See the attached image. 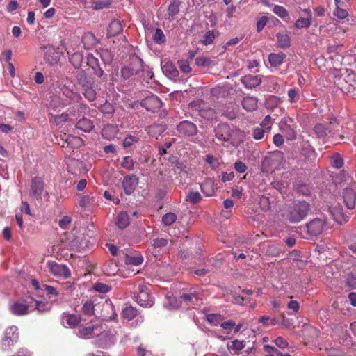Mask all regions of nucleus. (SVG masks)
<instances>
[{
	"label": "nucleus",
	"instance_id": "obj_62",
	"mask_svg": "<svg viewBox=\"0 0 356 356\" xmlns=\"http://www.w3.org/2000/svg\"><path fill=\"white\" fill-rule=\"evenodd\" d=\"M259 323H261L265 326L274 325L277 323L275 318H273L268 316H263L259 320Z\"/></svg>",
	"mask_w": 356,
	"mask_h": 356
},
{
	"label": "nucleus",
	"instance_id": "obj_18",
	"mask_svg": "<svg viewBox=\"0 0 356 356\" xmlns=\"http://www.w3.org/2000/svg\"><path fill=\"white\" fill-rule=\"evenodd\" d=\"M216 136L221 141H228L231 138V129L226 124H222L216 129Z\"/></svg>",
	"mask_w": 356,
	"mask_h": 356
},
{
	"label": "nucleus",
	"instance_id": "obj_23",
	"mask_svg": "<svg viewBox=\"0 0 356 356\" xmlns=\"http://www.w3.org/2000/svg\"><path fill=\"white\" fill-rule=\"evenodd\" d=\"M257 99L254 97H245L243 100V107L248 111H253L257 108Z\"/></svg>",
	"mask_w": 356,
	"mask_h": 356
},
{
	"label": "nucleus",
	"instance_id": "obj_16",
	"mask_svg": "<svg viewBox=\"0 0 356 356\" xmlns=\"http://www.w3.org/2000/svg\"><path fill=\"white\" fill-rule=\"evenodd\" d=\"M177 130L182 134L193 136L197 133V127L193 123L186 120L179 124Z\"/></svg>",
	"mask_w": 356,
	"mask_h": 356
},
{
	"label": "nucleus",
	"instance_id": "obj_58",
	"mask_svg": "<svg viewBox=\"0 0 356 356\" xmlns=\"http://www.w3.org/2000/svg\"><path fill=\"white\" fill-rule=\"evenodd\" d=\"M35 309L38 310L40 312H44L46 311H49L51 308V304L49 302H43L36 301L35 302Z\"/></svg>",
	"mask_w": 356,
	"mask_h": 356
},
{
	"label": "nucleus",
	"instance_id": "obj_35",
	"mask_svg": "<svg viewBox=\"0 0 356 356\" xmlns=\"http://www.w3.org/2000/svg\"><path fill=\"white\" fill-rule=\"evenodd\" d=\"M99 339L101 343L104 347H106L113 344L115 339L114 334H110L108 335L107 333H102L99 335Z\"/></svg>",
	"mask_w": 356,
	"mask_h": 356
},
{
	"label": "nucleus",
	"instance_id": "obj_21",
	"mask_svg": "<svg viewBox=\"0 0 356 356\" xmlns=\"http://www.w3.org/2000/svg\"><path fill=\"white\" fill-rule=\"evenodd\" d=\"M286 56L284 53H272L268 56V61L271 66L277 67L283 63Z\"/></svg>",
	"mask_w": 356,
	"mask_h": 356
},
{
	"label": "nucleus",
	"instance_id": "obj_33",
	"mask_svg": "<svg viewBox=\"0 0 356 356\" xmlns=\"http://www.w3.org/2000/svg\"><path fill=\"white\" fill-rule=\"evenodd\" d=\"M117 132V127L112 125H106L103 128L102 135L105 138L111 139L115 136Z\"/></svg>",
	"mask_w": 356,
	"mask_h": 356
},
{
	"label": "nucleus",
	"instance_id": "obj_50",
	"mask_svg": "<svg viewBox=\"0 0 356 356\" xmlns=\"http://www.w3.org/2000/svg\"><path fill=\"white\" fill-rule=\"evenodd\" d=\"M83 95L90 102L95 100L96 97V92L95 90L90 86H86L84 88Z\"/></svg>",
	"mask_w": 356,
	"mask_h": 356
},
{
	"label": "nucleus",
	"instance_id": "obj_9",
	"mask_svg": "<svg viewBox=\"0 0 356 356\" xmlns=\"http://www.w3.org/2000/svg\"><path fill=\"white\" fill-rule=\"evenodd\" d=\"M141 106L147 111H155L161 107L162 102L157 96L151 95L142 100Z\"/></svg>",
	"mask_w": 356,
	"mask_h": 356
},
{
	"label": "nucleus",
	"instance_id": "obj_52",
	"mask_svg": "<svg viewBox=\"0 0 356 356\" xmlns=\"http://www.w3.org/2000/svg\"><path fill=\"white\" fill-rule=\"evenodd\" d=\"M273 11L275 15L281 18H284L289 15L288 11L284 7L278 5L274 6Z\"/></svg>",
	"mask_w": 356,
	"mask_h": 356
},
{
	"label": "nucleus",
	"instance_id": "obj_13",
	"mask_svg": "<svg viewBox=\"0 0 356 356\" xmlns=\"http://www.w3.org/2000/svg\"><path fill=\"white\" fill-rule=\"evenodd\" d=\"M292 122V119L290 118H283L280 124V129L282 132L286 134V136L288 139H293L295 138V131L293 130V127L291 124Z\"/></svg>",
	"mask_w": 356,
	"mask_h": 356
},
{
	"label": "nucleus",
	"instance_id": "obj_57",
	"mask_svg": "<svg viewBox=\"0 0 356 356\" xmlns=\"http://www.w3.org/2000/svg\"><path fill=\"white\" fill-rule=\"evenodd\" d=\"M134 162L129 156H124L121 162V166L127 170L134 169Z\"/></svg>",
	"mask_w": 356,
	"mask_h": 356
},
{
	"label": "nucleus",
	"instance_id": "obj_55",
	"mask_svg": "<svg viewBox=\"0 0 356 356\" xmlns=\"http://www.w3.org/2000/svg\"><path fill=\"white\" fill-rule=\"evenodd\" d=\"M334 15L339 19H344L348 16V12L346 10L341 8L339 5L336 6V9L334 11Z\"/></svg>",
	"mask_w": 356,
	"mask_h": 356
},
{
	"label": "nucleus",
	"instance_id": "obj_7",
	"mask_svg": "<svg viewBox=\"0 0 356 356\" xmlns=\"http://www.w3.org/2000/svg\"><path fill=\"white\" fill-rule=\"evenodd\" d=\"M137 302L143 307H151L154 304V297L146 287H140L136 298Z\"/></svg>",
	"mask_w": 356,
	"mask_h": 356
},
{
	"label": "nucleus",
	"instance_id": "obj_40",
	"mask_svg": "<svg viewBox=\"0 0 356 356\" xmlns=\"http://www.w3.org/2000/svg\"><path fill=\"white\" fill-rule=\"evenodd\" d=\"M216 38V35L213 31L209 30L205 33V34L203 35L202 40V44L204 45H209L213 43L214 39Z\"/></svg>",
	"mask_w": 356,
	"mask_h": 356
},
{
	"label": "nucleus",
	"instance_id": "obj_26",
	"mask_svg": "<svg viewBox=\"0 0 356 356\" xmlns=\"http://www.w3.org/2000/svg\"><path fill=\"white\" fill-rule=\"evenodd\" d=\"M67 54L70 56V60L72 65L75 67H79L83 59V55L77 51H71L70 49L67 50Z\"/></svg>",
	"mask_w": 356,
	"mask_h": 356
},
{
	"label": "nucleus",
	"instance_id": "obj_37",
	"mask_svg": "<svg viewBox=\"0 0 356 356\" xmlns=\"http://www.w3.org/2000/svg\"><path fill=\"white\" fill-rule=\"evenodd\" d=\"M163 70L171 78H175L178 76L177 70L171 63H165L163 67Z\"/></svg>",
	"mask_w": 356,
	"mask_h": 356
},
{
	"label": "nucleus",
	"instance_id": "obj_46",
	"mask_svg": "<svg viewBox=\"0 0 356 356\" xmlns=\"http://www.w3.org/2000/svg\"><path fill=\"white\" fill-rule=\"evenodd\" d=\"M186 199L190 202L195 204V203L199 202L201 200L202 196H201L200 193L197 191H191L187 195Z\"/></svg>",
	"mask_w": 356,
	"mask_h": 356
},
{
	"label": "nucleus",
	"instance_id": "obj_10",
	"mask_svg": "<svg viewBox=\"0 0 356 356\" xmlns=\"http://www.w3.org/2000/svg\"><path fill=\"white\" fill-rule=\"evenodd\" d=\"M44 191L43 181L39 177H35L32 179L30 195L34 199H41L42 195Z\"/></svg>",
	"mask_w": 356,
	"mask_h": 356
},
{
	"label": "nucleus",
	"instance_id": "obj_31",
	"mask_svg": "<svg viewBox=\"0 0 356 356\" xmlns=\"http://www.w3.org/2000/svg\"><path fill=\"white\" fill-rule=\"evenodd\" d=\"M129 224V216L127 213L121 212L116 219V225L120 229L126 228Z\"/></svg>",
	"mask_w": 356,
	"mask_h": 356
},
{
	"label": "nucleus",
	"instance_id": "obj_36",
	"mask_svg": "<svg viewBox=\"0 0 356 356\" xmlns=\"http://www.w3.org/2000/svg\"><path fill=\"white\" fill-rule=\"evenodd\" d=\"M137 311L136 308L129 306L124 308L122 311V317L128 321L131 320L136 316Z\"/></svg>",
	"mask_w": 356,
	"mask_h": 356
},
{
	"label": "nucleus",
	"instance_id": "obj_6",
	"mask_svg": "<svg viewBox=\"0 0 356 356\" xmlns=\"http://www.w3.org/2000/svg\"><path fill=\"white\" fill-rule=\"evenodd\" d=\"M49 270L55 276L67 278L70 276V271L67 266L59 264L55 261H49L47 263Z\"/></svg>",
	"mask_w": 356,
	"mask_h": 356
},
{
	"label": "nucleus",
	"instance_id": "obj_38",
	"mask_svg": "<svg viewBox=\"0 0 356 356\" xmlns=\"http://www.w3.org/2000/svg\"><path fill=\"white\" fill-rule=\"evenodd\" d=\"M207 321L212 325L216 326L220 325L221 321L223 320V316L218 314H210L207 315Z\"/></svg>",
	"mask_w": 356,
	"mask_h": 356
},
{
	"label": "nucleus",
	"instance_id": "obj_24",
	"mask_svg": "<svg viewBox=\"0 0 356 356\" xmlns=\"http://www.w3.org/2000/svg\"><path fill=\"white\" fill-rule=\"evenodd\" d=\"M122 31V26L121 22L119 20H113L112 21L108 29V35L109 37L115 36Z\"/></svg>",
	"mask_w": 356,
	"mask_h": 356
},
{
	"label": "nucleus",
	"instance_id": "obj_29",
	"mask_svg": "<svg viewBox=\"0 0 356 356\" xmlns=\"http://www.w3.org/2000/svg\"><path fill=\"white\" fill-rule=\"evenodd\" d=\"M69 113H62L60 115H53L51 113V120H54V123L56 125H60L64 122H66L72 119L70 118V115L72 114V111H68Z\"/></svg>",
	"mask_w": 356,
	"mask_h": 356
},
{
	"label": "nucleus",
	"instance_id": "obj_49",
	"mask_svg": "<svg viewBox=\"0 0 356 356\" xmlns=\"http://www.w3.org/2000/svg\"><path fill=\"white\" fill-rule=\"evenodd\" d=\"M65 106V104L61 103L58 97H54L50 103V108L54 111H60V108H63Z\"/></svg>",
	"mask_w": 356,
	"mask_h": 356
},
{
	"label": "nucleus",
	"instance_id": "obj_63",
	"mask_svg": "<svg viewBox=\"0 0 356 356\" xmlns=\"http://www.w3.org/2000/svg\"><path fill=\"white\" fill-rule=\"evenodd\" d=\"M288 97L290 102H296L299 99L300 95L296 89H289L288 91Z\"/></svg>",
	"mask_w": 356,
	"mask_h": 356
},
{
	"label": "nucleus",
	"instance_id": "obj_53",
	"mask_svg": "<svg viewBox=\"0 0 356 356\" xmlns=\"http://www.w3.org/2000/svg\"><path fill=\"white\" fill-rule=\"evenodd\" d=\"M195 64L199 67H208L212 64V61L209 58L200 56L195 58Z\"/></svg>",
	"mask_w": 356,
	"mask_h": 356
},
{
	"label": "nucleus",
	"instance_id": "obj_22",
	"mask_svg": "<svg viewBox=\"0 0 356 356\" xmlns=\"http://www.w3.org/2000/svg\"><path fill=\"white\" fill-rule=\"evenodd\" d=\"M82 43L86 49H91L97 43V40L92 33H86L82 37Z\"/></svg>",
	"mask_w": 356,
	"mask_h": 356
},
{
	"label": "nucleus",
	"instance_id": "obj_41",
	"mask_svg": "<svg viewBox=\"0 0 356 356\" xmlns=\"http://www.w3.org/2000/svg\"><path fill=\"white\" fill-rule=\"evenodd\" d=\"M268 133L269 132H267L266 129L262 128L261 127H257L253 129L252 136L254 140H259L264 137L265 134Z\"/></svg>",
	"mask_w": 356,
	"mask_h": 356
},
{
	"label": "nucleus",
	"instance_id": "obj_4",
	"mask_svg": "<svg viewBox=\"0 0 356 356\" xmlns=\"http://www.w3.org/2000/svg\"><path fill=\"white\" fill-rule=\"evenodd\" d=\"M18 329L16 326H10L8 327L4 333V337L1 340V347L3 349H6L11 346H13L18 340Z\"/></svg>",
	"mask_w": 356,
	"mask_h": 356
},
{
	"label": "nucleus",
	"instance_id": "obj_2",
	"mask_svg": "<svg viewBox=\"0 0 356 356\" xmlns=\"http://www.w3.org/2000/svg\"><path fill=\"white\" fill-rule=\"evenodd\" d=\"M339 123L337 118H331L328 123H319L314 127V131L318 138L332 136L339 131Z\"/></svg>",
	"mask_w": 356,
	"mask_h": 356
},
{
	"label": "nucleus",
	"instance_id": "obj_1",
	"mask_svg": "<svg viewBox=\"0 0 356 356\" xmlns=\"http://www.w3.org/2000/svg\"><path fill=\"white\" fill-rule=\"evenodd\" d=\"M309 209L307 202L296 201L288 207L286 217L292 222H298L307 216Z\"/></svg>",
	"mask_w": 356,
	"mask_h": 356
},
{
	"label": "nucleus",
	"instance_id": "obj_17",
	"mask_svg": "<svg viewBox=\"0 0 356 356\" xmlns=\"http://www.w3.org/2000/svg\"><path fill=\"white\" fill-rule=\"evenodd\" d=\"M343 198L344 203L348 209H351L355 207L356 202V193L353 188H345L343 193Z\"/></svg>",
	"mask_w": 356,
	"mask_h": 356
},
{
	"label": "nucleus",
	"instance_id": "obj_30",
	"mask_svg": "<svg viewBox=\"0 0 356 356\" xmlns=\"http://www.w3.org/2000/svg\"><path fill=\"white\" fill-rule=\"evenodd\" d=\"M227 346L232 353L236 354L238 351L241 350L245 347V344L243 341L236 339L229 342Z\"/></svg>",
	"mask_w": 356,
	"mask_h": 356
},
{
	"label": "nucleus",
	"instance_id": "obj_8",
	"mask_svg": "<svg viewBox=\"0 0 356 356\" xmlns=\"http://www.w3.org/2000/svg\"><path fill=\"white\" fill-rule=\"evenodd\" d=\"M143 62L138 57L133 58L131 67H124L122 68L121 72L122 76L128 77L129 75L138 74L143 70Z\"/></svg>",
	"mask_w": 356,
	"mask_h": 356
},
{
	"label": "nucleus",
	"instance_id": "obj_60",
	"mask_svg": "<svg viewBox=\"0 0 356 356\" xmlns=\"http://www.w3.org/2000/svg\"><path fill=\"white\" fill-rule=\"evenodd\" d=\"M168 244V240L163 238H157L152 241V246L154 248L165 247Z\"/></svg>",
	"mask_w": 356,
	"mask_h": 356
},
{
	"label": "nucleus",
	"instance_id": "obj_42",
	"mask_svg": "<svg viewBox=\"0 0 356 356\" xmlns=\"http://www.w3.org/2000/svg\"><path fill=\"white\" fill-rule=\"evenodd\" d=\"M65 140L68 145H72L76 147H79L83 144V141L81 138L70 135L67 136Z\"/></svg>",
	"mask_w": 356,
	"mask_h": 356
},
{
	"label": "nucleus",
	"instance_id": "obj_32",
	"mask_svg": "<svg viewBox=\"0 0 356 356\" xmlns=\"http://www.w3.org/2000/svg\"><path fill=\"white\" fill-rule=\"evenodd\" d=\"M164 305L169 309H177L180 307V300H177V298L172 295H167Z\"/></svg>",
	"mask_w": 356,
	"mask_h": 356
},
{
	"label": "nucleus",
	"instance_id": "obj_14",
	"mask_svg": "<svg viewBox=\"0 0 356 356\" xmlns=\"http://www.w3.org/2000/svg\"><path fill=\"white\" fill-rule=\"evenodd\" d=\"M10 312L17 316L27 314L30 311V307L22 302H14L10 305Z\"/></svg>",
	"mask_w": 356,
	"mask_h": 356
},
{
	"label": "nucleus",
	"instance_id": "obj_59",
	"mask_svg": "<svg viewBox=\"0 0 356 356\" xmlns=\"http://www.w3.org/2000/svg\"><path fill=\"white\" fill-rule=\"evenodd\" d=\"M41 291H44L49 296H58V292L57 290L54 287L49 285L42 284L41 286Z\"/></svg>",
	"mask_w": 356,
	"mask_h": 356
},
{
	"label": "nucleus",
	"instance_id": "obj_44",
	"mask_svg": "<svg viewBox=\"0 0 356 356\" xmlns=\"http://www.w3.org/2000/svg\"><path fill=\"white\" fill-rule=\"evenodd\" d=\"M204 160L213 169L217 168L220 165L219 159L211 154L207 155Z\"/></svg>",
	"mask_w": 356,
	"mask_h": 356
},
{
	"label": "nucleus",
	"instance_id": "obj_3",
	"mask_svg": "<svg viewBox=\"0 0 356 356\" xmlns=\"http://www.w3.org/2000/svg\"><path fill=\"white\" fill-rule=\"evenodd\" d=\"M327 227V218L324 215L314 218L306 225L308 234L314 236L322 234Z\"/></svg>",
	"mask_w": 356,
	"mask_h": 356
},
{
	"label": "nucleus",
	"instance_id": "obj_39",
	"mask_svg": "<svg viewBox=\"0 0 356 356\" xmlns=\"http://www.w3.org/2000/svg\"><path fill=\"white\" fill-rule=\"evenodd\" d=\"M179 11V3L176 0H174L168 6V14L172 19H174V17L178 14Z\"/></svg>",
	"mask_w": 356,
	"mask_h": 356
},
{
	"label": "nucleus",
	"instance_id": "obj_47",
	"mask_svg": "<svg viewBox=\"0 0 356 356\" xmlns=\"http://www.w3.org/2000/svg\"><path fill=\"white\" fill-rule=\"evenodd\" d=\"M94 302L91 300H87L83 305L82 311L84 314L91 315L94 313Z\"/></svg>",
	"mask_w": 356,
	"mask_h": 356
},
{
	"label": "nucleus",
	"instance_id": "obj_19",
	"mask_svg": "<svg viewBox=\"0 0 356 356\" xmlns=\"http://www.w3.org/2000/svg\"><path fill=\"white\" fill-rule=\"evenodd\" d=\"M62 323L65 327H73L81 321V316L77 314L64 313L62 316Z\"/></svg>",
	"mask_w": 356,
	"mask_h": 356
},
{
	"label": "nucleus",
	"instance_id": "obj_43",
	"mask_svg": "<svg viewBox=\"0 0 356 356\" xmlns=\"http://www.w3.org/2000/svg\"><path fill=\"white\" fill-rule=\"evenodd\" d=\"M94 330V327L88 326V327H81L79 328L77 335L79 337H89Z\"/></svg>",
	"mask_w": 356,
	"mask_h": 356
},
{
	"label": "nucleus",
	"instance_id": "obj_45",
	"mask_svg": "<svg viewBox=\"0 0 356 356\" xmlns=\"http://www.w3.org/2000/svg\"><path fill=\"white\" fill-rule=\"evenodd\" d=\"M177 220V216L174 213H168L162 218V222L165 225H170Z\"/></svg>",
	"mask_w": 356,
	"mask_h": 356
},
{
	"label": "nucleus",
	"instance_id": "obj_12",
	"mask_svg": "<svg viewBox=\"0 0 356 356\" xmlns=\"http://www.w3.org/2000/svg\"><path fill=\"white\" fill-rule=\"evenodd\" d=\"M330 213L334 220L339 224L346 222L348 218V216L343 213L342 207L339 204H332L330 207Z\"/></svg>",
	"mask_w": 356,
	"mask_h": 356
},
{
	"label": "nucleus",
	"instance_id": "obj_27",
	"mask_svg": "<svg viewBox=\"0 0 356 356\" xmlns=\"http://www.w3.org/2000/svg\"><path fill=\"white\" fill-rule=\"evenodd\" d=\"M76 127L77 129L84 132H89L92 129L94 126L93 123L90 120L83 118L77 122Z\"/></svg>",
	"mask_w": 356,
	"mask_h": 356
},
{
	"label": "nucleus",
	"instance_id": "obj_25",
	"mask_svg": "<svg viewBox=\"0 0 356 356\" xmlns=\"http://www.w3.org/2000/svg\"><path fill=\"white\" fill-rule=\"evenodd\" d=\"M63 93L66 98L69 99L70 102L79 103L81 100V96L79 92L68 88H64Z\"/></svg>",
	"mask_w": 356,
	"mask_h": 356
},
{
	"label": "nucleus",
	"instance_id": "obj_20",
	"mask_svg": "<svg viewBox=\"0 0 356 356\" xmlns=\"http://www.w3.org/2000/svg\"><path fill=\"white\" fill-rule=\"evenodd\" d=\"M243 83L246 88H253L259 86L261 83V77L260 76H245L243 77Z\"/></svg>",
	"mask_w": 356,
	"mask_h": 356
},
{
	"label": "nucleus",
	"instance_id": "obj_28",
	"mask_svg": "<svg viewBox=\"0 0 356 356\" xmlns=\"http://www.w3.org/2000/svg\"><path fill=\"white\" fill-rule=\"evenodd\" d=\"M277 45L280 48H286L290 46L291 40L286 33H278L277 34Z\"/></svg>",
	"mask_w": 356,
	"mask_h": 356
},
{
	"label": "nucleus",
	"instance_id": "obj_64",
	"mask_svg": "<svg viewBox=\"0 0 356 356\" xmlns=\"http://www.w3.org/2000/svg\"><path fill=\"white\" fill-rule=\"evenodd\" d=\"M347 284L352 289L356 288V273H351L348 275Z\"/></svg>",
	"mask_w": 356,
	"mask_h": 356
},
{
	"label": "nucleus",
	"instance_id": "obj_54",
	"mask_svg": "<svg viewBox=\"0 0 356 356\" xmlns=\"http://www.w3.org/2000/svg\"><path fill=\"white\" fill-rule=\"evenodd\" d=\"M311 24V19L309 18H300L296 21L295 26L297 29L307 28Z\"/></svg>",
	"mask_w": 356,
	"mask_h": 356
},
{
	"label": "nucleus",
	"instance_id": "obj_48",
	"mask_svg": "<svg viewBox=\"0 0 356 356\" xmlns=\"http://www.w3.org/2000/svg\"><path fill=\"white\" fill-rule=\"evenodd\" d=\"M153 40L156 44H162L165 40V37L160 29H156L154 34Z\"/></svg>",
	"mask_w": 356,
	"mask_h": 356
},
{
	"label": "nucleus",
	"instance_id": "obj_5",
	"mask_svg": "<svg viewBox=\"0 0 356 356\" xmlns=\"http://www.w3.org/2000/svg\"><path fill=\"white\" fill-rule=\"evenodd\" d=\"M125 257L124 262L127 268H131L133 266H138L143 262L142 254L133 250H125L124 251Z\"/></svg>",
	"mask_w": 356,
	"mask_h": 356
},
{
	"label": "nucleus",
	"instance_id": "obj_11",
	"mask_svg": "<svg viewBox=\"0 0 356 356\" xmlns=\"http://www.w3.org/2000/svg\"><path fill=\"white\" fill-rule=\"evenodd\" d=\"M44 60L50 65L57 63L60 59V52L53 46H47L44 48Z\"/></svg>",
	"mask_w": 356,
	"mask_h": 356
},
{
	"label": "nucleus",
	"instance_id": "obj_15",
	"mask_svg": "<svg viewBox=\"0 0 356 356\" xmlns=\"http://www.w3.org/2000/svg\"><path fill=\"white\" fill-rule=\"evenodd\" d=\"M138 184V178L135 175H128L124 177L122 186L126 194H131Z\"/></svg>",
	"mask_w": 356,
	"mask_h": 356
},
{
	"label": "nucleus",
	"instance_id": "obj_51",
	"mask_svg": "<svg viewBox=\"0 0 356 356\" xmlns=\"http://www.w3.org/2000/svg\"><path fill=\"white\" fill-rule=\"evenodd\" d=\"M275 119H273L269 115H266L264 120L261 122L260 127L267 130V132H270L271 130V125Z\"/></svg>",
	"mask_w": 356,
	"mask_h": 356
},
{
	"label": "nucleus",
	"instance_id": "obj_56",
	"mask_svg": "<svg viewBox=\"0 0 356 356\" xmlns=\"http://www.w3.org/2000/svg\"><path fill=\"white\" fill-rule=\"evenodd\" d=\"M93 289L99 293H106L111 291V287L103 283H96L93 285Z\"/></svg>",
	"mask_w": 356,
	"mask_h": 356
},
{
	"label": "nucleus",
	"instance_id": "obj_34",
	"mask_svg": "<svg viewBox=\"0 0 356 356\" xmlns=\"http://www.w3.org/2000/svg\"><path fill=\"white\" fill-rule=\"evenodd\" d=\"M275 161L273 156H266L262 161V170L267 172L273 171L275 168Z\"/></svg>",
	"mask_w": 356,
	"mask_h": 356
},
{
	"label": "nucleus",
	"instance_id": "obj_61",
	"mask_svg": "<svg viewBox=\"0 0 356 356\" xmlns=\"http://www.w3.org/2000/svg\"><path fill=\"white\" fill-rule=\"evenodd\" d=\"M179 67L185 74H188L191 72V67H190L188 61L186 60H181L178 61Z\"/></svg>",
	"mask_w": 356,
	"mask_h": 356
}]
</instances>
